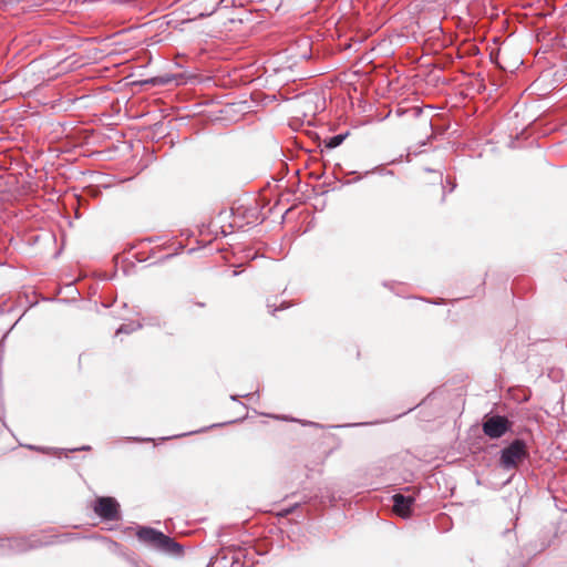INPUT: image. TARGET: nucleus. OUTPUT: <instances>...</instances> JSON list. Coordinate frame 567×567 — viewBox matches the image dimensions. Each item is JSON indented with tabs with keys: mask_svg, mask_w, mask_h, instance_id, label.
Here are the masks:
<instances>
[{
	"mask_svg": "<svg viewBox=\"0 0 567 567\" xmlns=\"http://www.w3.org/2000/svg\"><path fill=\"white\" fill-rule=\"evenodd\" d=\"M377 422H359V423H347V424H337L330 425L333 429H343V427H354V426H367L371 424H375Z\"/></svg>",
	"mask_w": 567,
	"mask_h": 567,
	"instance_id": "2eb2a0df",
	"label": "nucleus"
},
{
	"mask_svg": "<svg viewBox=\"0 0 567 567\" xmlns=\"http://www.w3.org/2000/svg\"><path fill=\"white\" fill-rule=\"evenodd\" d=\"M528 457L527 444L523 439H515L499 452V462L503 468L513 470Z\"/></svg>",
	"mask_w": 567,
	"mask_h": 567,
	"instance_id": "f03ea898",
	"label": "nucleus"
},
{
	"mask_svg": "<svg viewBox=\"0 0 567 567\" xmlns=\"http://www.w3.org/2000/svg\"><path fill=\"white\" fill-rule=\"evenodd\" d=\"M236 6V0H197V7L200 9L199 18H207L218 10L230 9Z\"/></svg>",
	"mask_w": 567,
	"mask_h": 567,
	"instance_id": "0eeeda50",
	"label": "nucleus"
},
{
	"mask_svg": "<svg viewBox=\"0 0 567 567\" xmlns=\"http://www.w3.org/2000/svg\"><path fill=\"white\" fill-rule=\"evenodd\" d=\"M20 445L27 447L28 450L37 451V452L44 453V454H51V453L60 454L59 447H45V446H38V445H33V444H20Z\"/></svg>",
	"mask_w": 567,
	"mask_h": 567,
	"instance_id": "9d476101",
	"label": "nucleus"
},
{
	"mask_svg": "<svg viewBox=\"0 0 567 567\" xmlns=\"http://www.w3.org/2000/svg\"><path fill=\"white\" fill-rule=\"evenodd\" d=\"M91 450H92L91 445H82L80 447H74V449H60V453H64L65 456L68 457L69 453L78 452V451H91Z\"/></svg>",
	"mask_w": 567,
	"mask_h": 567,
	"instance_id": "f3484780",
	"label": "nucleus"
},
{
	"mask_svg": "<svg viewBox=\"0 0 567 567\" xmlns=\"http://www.w3.org/2000/svg\"><path fill=\"white\" fill-rule=\"evenodd\" d=\"M377 172H378V173H380V174H382V172H383V171L381 169V166H377V167L372 168L371 171H367V172L364 173V176H367V175H369V174H372V173H377Z\"/></svg>",
	"mask_w": 567,
	"mask_h": 567,
	"instance_id": "b1692460",
	"label": "nucleus"
},
{
	"mask_svg": "<svg viewBox=\"0 0 567 567\" xmlns=\"http://www.w3.org/2000/svg\"><path fill=\"white\" fill-rule=\"evenodd\" d=\"M267 308L269 309V311L274 315L276 311L278 310H284V309H287L289 308V303L284 301L280 307H277L276 303H270L269 301L267 302Z\"/></svg>",
	"mask_w": 567,
	"mask_h": 567,
	"instance_id": "a211bd4d",
	"label": "nucleus"
},
{
	"mask_svg": "<svg viewBox=\"0 0 567 567\" xmlns=\"http://www.w3.org/2000/svg\"><path fill=\"white\" fill-rule=\"evenodd\" d=\"M246 419V415L241 416V417H238L236 420H230V421H227V422H223V423H218V424H213L210 426H207L205 429H202L199 431H192V432H188V433H184V434H179V435H175L174 437H181V436H185V435H189V434H194V433H199V432H204L208 429H213V427H217V426H224V425H227V424H233V423H236V422H241Z\"/></svg>",
	"mask_w": 567,
	"mask_h": 567,
	"instance_id": "9b49d317",
	"label": "nucleus"
},
{
	"mask_svg": "<svg viewBox=\"0 0 567 567\" xmlns=\"http://www.w3.org/2000/svg\"><path fill=\"white\" fill-rule=\"evenodd\" d=\"M138 567H152V566L144 564V565H140Z\"/></svg>",
	"mask_w": 567,
	"mask_h": 567,
	"instance_id": "7c9ffc66",
	"label": "nucleus"
},
{
	"mask_svg": "<svg viewBox=\"0 0 567 567\" xmlns=\"http://www.w3.org/2000/svg\"><path fill=\"white\" fill-rule=\"evenodd\" d=\"M196 305H197L198 307H202V308H204V307H205V303H204V302H197Z\"/></svg>",
	"mask_w": 567,
	"mask_h": 567,
	"instance_id": "bb28decb",
	"label": "nucleus"
},
{
	"mask_svg": "<svg viewBox=\"0 0 567 567\" xmlns=\"http://www.w3.org/2000/svg\"><path fill=\"white\" fill-rule=\"evenodd\" d=\"M393 503V511L406 519L410 518L413 513V506L415 504L416 497L415 495H404L401 493L393 494L391 496Z\"/></svg>",
	"mask_w": 567,
	"mask_h": 567,
	"instance_id": "423d86ee",
	"label": "nucleus"
},
{
	"mask_svg": "<svg viewBox=\"0 0 567 567\" xmlns=\"http://www.w3.org/2000/svg\"><path fill=\"white\" fill-rule=\"evenodd\" d=\"M447 183H449V186H451L450 192H453L456 187V184L454 182H450V181H447Z\"/></svg>",
	"mask_w": 567,
	"mask_h": 567,
	"instance_id": "393cba45",
	"label": "nucleus"
},
{
	"mask_svg": "<svg viewBox=\"0 0 567 567\" xmlns=\"http://www.w3.org/2000/svg\"><path fill=\"white\" fill-rule=\"evenodd\" d=\"M99 539H101V540L105 542L106 544H109V548L120 556V554L122 553V551H120V549H121V544L120 543H117V542H115V540H113V539H111L109 537H105V536H99Z\"/></svg>",
	"mask_w": 567,
	"mask_h": 567,
	"instance_id": "ddd939ff",
	"label": "nucleus"
},
{
	"mask_svg": "<svg viewBox=\"0 0 567 567\" xmlns=\"http://www.w3.org/2000/svg\"><path fill=\"white\" fill-rule=\"evenodd\" d=\"M238 275H239V272H238L237 270H234V271H233V276H234V277H236V276H238Z\"/></svg>",
	"mask_w": 567,
	"mask_h": 567,
	"instance_id": "cd10ccee",
	"label": "nucleus"
},
{
	"mask_svg": "<svg viewBox=\"0 0 567 567\" xmlns=\"http://www.w3.org/2000/svg\"><path fill=\"white\" fill-rule=\"evenodd\" d=\"M302 425H309V426H315V427H323V425H321L320 423H316V422H312V421H300Z\"/></svg>",
	"mask_w": 567,
	"mask_h": 567,
	"instance_id": "412c9836",
	"label": "nucleus"
},
{
	"mask_svg": "<svg viewBox=\"0 0 567 567\" xmlns=\"http://www.w3.org/2000/svg\"><path fill=\"white\" fill-rule=\"evenodd\" d=\"M298 506H299V503H296V504L287 507L286 509H284V514L285 515L291 514Z\"/></svg>",
	"mask_w": 567,
	"mask_h": 567,
	"instance_id": "5701e85b",
	"label": "nucleus"
},
{
	"mask_svg": "<svg viewBox=\"0 0 567 567\" xmlns=\"http://www.w3.org/2000/svg\"><path fill=\"white\" fill-rule=\"evenodd\" d=\"M351 183H352L351 181H346L343 184H344V185H349V184H351Z\"/></svg>",
	"mask_w": 567,
	"mask_h": 567,
	"instance_id": "c756f323",
	"label": "nucleus"
},
{
	"mask_svg": "<svg viewBox=\"0 0 567 567\" xmlns=\"http://www.w3.org/2000/svg\"><path fill=\"white\" fill-rule=\"evenodd\" d=\"M173 80H174L173 75H163V76L153 78V79L150 80V82L152 84L165 85V84L171 83Z\"/></svg>",
	"mask_w": 567,
	"mask_h": 567,
	"instance_id": "4468645a",
	"label": "nucleus"
},
{
	"mask_svg": "<svg viewBox=\"0 0 567 567\" xmlns=\"http://www.w3.org/2000/svg\"><path fill=\"white\" fill-rule=\"evenodd\" d=\"M230 553H231V557H230L229 567H244L241 559L246 558L245 549H243L240 547L233 546Z\"/></svg>",
	"mask_w": 567,
	"mask_h": 567,
	"instance_id": "6e6552de",
	"label": "nucleus"
},
{
	"mask_svg": "<svg viewBox=\"0 0 567 567\" xmlns=\"http://www.w3.org/2000/svg\"><path fill=\"white\" fill-rule=\"evenodd\" d=\"M137 328H141V324H137L136 329ZM134 330H135V327H131L130 324H121L117 328V330H116V334H120V333H131Z\"/></svg>",
	"mask_w": 567,
	"mask_h": 567,
	"instance_id": "6ab92c4d",
	"label": "nucleus"
},
{
	"mask_svg": "<svg viewBox=\"0 0 567 567\" xmlns=\"http://www.w3.org/2000/svg\"><path fill=\"white\" fill-rule=\"evenodd\" d=\"M267 416H270V417H274V419H282V420H288L286 416H278V415H271V414H266Z\"/></svg>",
	"mask_w": 567,
	"mask_h": 567,
	"instance_id": "a878e982",
	"label": "nucleus"
},
{
	"mask_svg": "<svg viewBox=\"0 0 567 567\" xmlns=\"http://www.w3.org/2000/svg\"><path fill=\"white\" fill-rule=\"evenodd\" d=\"M258 392H256L257 394ZM255 395V393H246V394H243V395H238V394H231L229 398L231 401L234 402H238L240 405H243L244 408H246V405L239 401V398L243 396V398H252Z\"/></svg>",
	"mask_w": 567,
	"mask_h": 567,
	"instance_id": "aec40b11",
	"label": "nucleus"
},
{
	"mask_svg": "<svg viewBox=\"0 0 567 567\" xmlns=\"http://www.w3.org/2000/svg\"><path fill=\"white\" fill-rule=\"evenodd\" d=\"M135 536L144 546L159 554L174 558H181L184 555V546L157 528L138 525Z\"/></svg>",
	"mask_w": 567,
	"mask_h": 567,
	"instance_id": "f257e3e1",
	"label": "nucleus"
},
{
	"mask_svg": "<svg viewBox=\"0 0 567 567\" xmlns=\"http://www.w3.org/2000/svg\"><path fill=\"white\" fill-rule=\"evenodd\" d=\"M231 547L228 549V551H219L217 554V563H218V566L219 567H229V563H230V557H231Z\"/></svg>",
	"mask_w": 567,
	"mask_h": 567,
	"instance_id": "f8f14e48",
	"label": "nucleus"
},
{
	"mask_svg": "<svg viewBox=\"0 0 567 567\" xmlns=\"http://www.w3.org/2000/svg\"><path fill=\"white\" fill-rule=\"evenodd\" d=\"M42 546V543L32 539V537L25 536H10V537H0V556H12L24 554L29 550L39 548Z\"/></svg>",
	"mask_w": 567,
	"mask_h": 567,
	"instance_id": "7ed1b4c3",
	"label": "nucleus"
},
{
	"mask_svg": "<svg viewBox=\"0 0 567 567\" xmlns=\"http://www.w3.org/2000/svg\"><path fill=\"white\" fill-rule=\"evenodd\" d=\"M482 430L489 439L497 440L512 430V422L504 415H486L482 423Z\"/></svg>",
	"mask_w": 567,
	"mask_h": 567,
	"instance_id": "39448f33",
	"label": "nucleus"
},
{
	"mask_svg": "<svg viewBox=\"0 0 567 567\" xmlns=\"http://www.w3.org/2000/svg\"><path fill=\"white\" fill-rule=\"evenodd\" d=\"M92 509L103 522L120 520L122 518L121 505L113 496H96L92 502Z\"/></svg>",
	"mask_w": 567,
	"mask_h": 567,
	"instance_id": "20e7f679",
	"label": "nucleus"
},
{
	"mask_svg": "<svg viewBox=\"0 0 567 567\" xmlns=\"http://www.w3.org/2000/svg\"><path fill=\"white\" fill-rule=\"evenodd\" d=\"M120 556L131 566V567H138L141 564L140 561L133 556L125 553H121Z\"/></svg>",
	"mask_w": 567,
	"mask_h": 567,
	"instance_id": "dca6fc26",
	"label": "nucleus"
},
{
	"mask_svg": "<svg viewBox=\"0 0 567 567\" xmlns=\"http://www.w3.org/2000/svg\"><path fill=\"white\" fill-rule=\"evenodd\" d=\"M348 135H349V132L332 135L324 140V146L329 150H333V148L340 146L344 142V140L347 138Z\"/></svg>",
	"mask_w": 567,
	"mask_h": 567,
	"instance_id": "1a4fd4ad",
	"label": "nucleus"
},
{
	"mask_svg": "<svg viewBox=\"0 0 567 567\" xmlns=\"http://www.w3.org/2000/svg\"><path fill=\"white\" fill-rule=\"evenodd\" d=\"M362 178V176H358L353 182H358Z\"/></svg>",
	"mask_w": 567,
	"mask_h": 567,
	"instance_id": "c85d7f7f",
	"label": "nucleus"
},
{
	"mask_svg": "<svg viewBox=\"0 0 567 567\" xmlns=\"http://www.w3.org/2000/svg\"><path fill=\"white\" fill-rule=\"evenodd\" d=\"M128 440L133 441V442H150V441H152V439H150V437H137V436L128 437Z\"/></svg>",
	"mask_w": 567,
	"mask_h": 567,
	"instance_id": "4be33fe9",
	"label": "nucleus"
}]
</instances>
